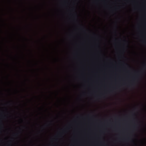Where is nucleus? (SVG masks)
Instances as JSON below:
<instances>
[{"label":"nucleus","instance_id":"f257e3e1","mask_svg":"<svg viewBox=\"0 0 146 146\" xmlns=\"http://www.w3.org/2000/svg\"><path fill=\"white\" fill-rule=\"evenodd\" d=\"M136 78H135V79H134V80H133V82H132V83L131 84V85L132 86H133V85L134 84H135V79Z\"/></svg>","mask_w":146,"mask_h":146},{"label":"nucleus","instance_id":"f03ea898","mask_svg":"<svg viewBox=\"0 0 146 146\" xmlns=\"http://www.w3.org/2000/svg\"><path fill=\"white\" fill-rule=\"evenodd\" d=\"M129 86H130V85H129Z\"/></svg>","mask_w":146,"mask_h":146}]
</instances>
